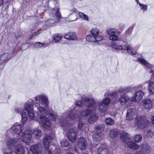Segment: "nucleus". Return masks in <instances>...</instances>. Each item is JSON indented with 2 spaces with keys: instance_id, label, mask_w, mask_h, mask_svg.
I'll return each instance as SVG.
<instances>
[{
  "instance_id": "f257e3e1",
  "label": "nucleus",
  "mask_w": 154,
  "mask_h": 154,
  "mask_svg": "<svg viewBox=\"0 0 154 154\" xmlns=\"http://www.w3.org/2000/svg\"><path fill=\"white\" fill-rule=\"evenodd\" d=\"M5 136V140L7 144V148H4V154H25V151L23 147L21 144H17L20 141L19 135H17L15 137L14 135L12 137V134H9Z\"/></svg>"
},
{
  "instance_id": "f03ea898",
  "label": "nucleus",
  "mask_w": 154,
  "mask_h": 154,
  "mask_svg": "<svg viewBox=\"0 0 154 154\" xmlns=\"http://www.w3.org/2000/svg\"><path fill=\"white\" fill-rule=\"evenodd\" d=\"M72 111L71 108H69L68 110L63 114L62 116V118L60 119L57 118V114L55 112L51 113L49 116L50 118L53 120L55 122L59 124L63 128V129L65 130L66 128H69L71 126V124L70 123V118L74 119L75 118L73 117H71V115H70V113L72 114Z\"/></svg>"
},
{
  "instance_id": "7ed1b4c3",
  "label": "nucleus",
  "mask_w": 154,
  "mask_h": 154,
  "mask_svg": "<svg viewBox=\"0 0 154 154\" xmlns=\"http://www.w3.org/2000/svg\"><path fill=\"white\" fill-rule=\"evenodd\" d=\"M35 99L36 101L35 106L38 109V114L39 115H48V111L41 106L40 104L45 107L48 106L49 104L48 97L45 94H41L36 96Z\"/></svg>"
},
{
  "instance_id": "20e7f679",
  "label": "nucleus",
  "mask_w": 154,
  "mask_h": 154,
  "mask_svg": "<svg viewBox=\"0 0 154 154\" xmlns=\"http://www.w3.org/2000/svg\"><path fill=\"white\" fill-rule=\"evenodd\" d=\"M58 8L52 9L51 10V12L49 15L51 17H53L52 20L49 19L46 21L45 25L43 26V29H46L48 27L54 26L55 23L57 22L61 18L60 13L59 11Z\"/></svg>"
},
{
  "instance_id": "39448f33",
  "label": "nucleus",
  "mask_w": 154,
  "mask_h": 154,
  "mask_svg": "<svg viewBox=\"0 0 154 154\" xmlns=\"http://www.w3.org/2000/svg\"><path fill=\"white\" fill-rule=\"evenodd\" d=\"M89 108L84 109L81 111L80 112H79L77 111L76 110L77 107H75L74 109H71L72 111H73V112H72V114L70 113V115H71V117H74L75 119H72L70 118V121H71L72 120H75L76 121H79L81 120V117L80 116L78 115L80 113V114L82 117H87L88 116L91 114L93 112V111L95 110L94 109V106L89 107Z\"/></svg>"
},
{
  "instance_id": "423d86ee",
  "label": "nucleus",
  "mask_w": 154,
  "mask_h": 154,
  "mask_svg": "<svg viewBox=\"0 0 154 154\" xmlns=\"http://www.w3.org/2000/svg\"><path fill=\"white\" fill-rule=\"evenodd\" d=\"M112 98L113 103L119 101L122 105H125L129 100L128 97L125 95L124 90L113 93Z\"/></svg>"
},
{
  "instance_id": "0eeeda50",
  "label": "nucleus",
  "mask_w": 154,
  "mask_h": 154,
  "mask_svg": "<svg viewBox=\"0 0 154 154\" xmlns=\"http://www.w3.org/2000/svg\"><path fill=\"white\" fill-rule=\"evenodd\" d=\"M111 47L116 49L126 50L131 55H135L137 54L136 51L130 46L126 45V43L124 42L120 41L118 43L113 42Z\"/></svg>"
},
{
  "instance_id": "6e6552de",
  "label": "nucleus",
  "mask_w": 154,
  "mask_h": 154,
  "mask_svg": "<svg viewBox=\"0 0 154 154\" xmlns=\"http://www.w3.org/2000/svg\"><path fill=\"white\" fill-rule=\"evenodd\" d=\"M76 106H86L87 107L94 106V109H96L97 105L95 101L92 98H90L85 97H83L81 101H77L76 103Z\"/></svg>"
},
{
  "instance_id": "1a4fd4ad",
  "label": "nucleus",
  "mask_w": 154,
  "mask_h": 154,
  "mask_svg": "<svg viewBox=\"0 0 154 154\" xmlns=\"http://www.w3.org/2000/svg\"><path fill=\"white\" fill-rule=\"evenodd\" d=\"M34 103V101L29 99L26 102L24 106L25 109L27 111L29 117L32 120L34 119L35 118L33 108Z\"/></svg>"
},
{
  "instance_id": "9d476101",
  "label": "nucleus",
  "mask_w": 154,
  "mask_h": 154,
  "mask_svg": "<svg viewBox=\"0 0 154 154\" xmlns=\"http://www.w3.org/2000/svg\"><path fill=\"white\" fill-rule=\"evenodd\" d=\"M111 102L110 99L106 98L103 100L102 101L99 102L97 108L100 112L102 113L105 112L108 108V106Z\"/></svg>"
},
{
  "instance_id": "9b49d317",
  "label": "nucleus",
  "mask_w": 154,
  "mask_h": 154,
  "mask_svg": "<svg viewBox=\"0 0 154 154\" xmlns=\"http://www.w3.org/2000/svg\"><path fill=\"white\" fill-rule=\"evenodd\" d=\"M104 127L101 125H99L97 127L95 133L93 135V139L94 142L100 141L102 138L101 132L103 130Z\"/></svg>"
},
{
  "instance_id": "f8f14e48",
  "label": "nucleus",
  "mask_w": 154,
  "mask_h": 154,
  "mask_svg": "<svg viewBox=\"0 0 154 154\" xmlns=\"http://www.w3.org/2000/svg\"><path fill=\"white\" fill-rule=\"evenodd\" d=\"M32 131L30 130H27L23 132L21 135V140L24 143H29L32 137Z\"/></svg>"
},
{
  "instance_id": "ddd939ff",
  "label": "nucleus",
  "mask_w": 154,
  "mask_h": 154,
  "mask_svg": "<svg viewBox=\"0 0 154 154\" xmlns=\"http://www.w3.org/2000/svg\"><path fill=\"white\" fill-rule=\"evenodd\" d=\"M42 147L40 143L33 145L30 147V150L33 154H42Z\"/></svg>"
},
{
  "instance_id": "4468645a",
  "label": "nucleus",
  "mask_w": 154,
  "mask_h": 154,
  "mask_svg": "<svg viewBox=\"0 0 154 154\" xmlns=\"http://www.w3.org/2000/svg\"><path fill=\"white\" fill-rule=\"evenodd\" d=\"M137 111L134 109L130 108L127 110L126 119L129 121L135 119L137 117Z\"/></svg>"
},
{
  "instance_id": "2eb2a0df",
  "label": "nucleus",
  "mask_w": 154,
  "mask_h": 154,
  "mask_svg": "<svg viewBox=\"0 0 154 154\" xmlns=\"http://www.w3.org/2000/svg\"><path fill=\"white\" fill-rule=\"evenodd\" d=\"M107 33L109 35V38L110 40L112 41H116L118 39V38L117 35L120 34V33L117 30L114 29H110L107 31Z\"/></svg>"
},
{
  "instance_id": "dca6fc26",
  "label": "nucleus",
  "mask_w": 154,
  "mask_h": 154,
  "mask_svg": "<svg viewBox=\"0 0 154 154\" xmlns=\"http://www.w3.org/2000/svg\"><path fill=\"white\" fill-rule=\"evenodd\" d=\"M148 121L146 118L143 116H140L138 118L137 124L140 129L144 128L147 125Z\"/></svg>"
},
{
  "instance_id": "f3484780",
  "label": "nucleus",
  "mask_w": 154,
  "mask_h": 154,
  "mask_svg": "<svg viewBox=\"0 0 154 154\" xmlns=\"http://www.w3.org/2000/svg\"><path fill=\"white\" fill-rule=\"evenodd\" d=\"M67 136L70 141L74 142L75 141L76 138V132L73 129H69L67 131Z\"/></svg>"
},
{
  "instance_id": "a211bd4d",
  "label": "nucleus",
  "mask_w": 154,
  "mask_h": 154,
  "mask_svg": "<svg viewBox=\"0 0 154 154\" xmlns=\"http://www.w3.org/2000/svg\"><path fill=\"white\" fill-rule=\"evenodd\" d=\"M78 146L79 148L82 150L86 149L87 146L86 139L82 137H79L78 139Z\"/></svg>"
},
{
  "instance_id": "6ab92c4d",
  "label": "nucleus",
  "mask_w": 154,
  "mask_h": 154,
  "mask_svg": "<svg viewBox=\"0 0 154 154\" xmlns=\"http://www.w3.org/2000/svg\"><path fill=\"white\" fill-rule=\"evenodd\" d=\"M103 38L102 36L101 35L95 36L92 35H89L86 36V40L87 41L94 43L101 41Z\"/></svg>"
},
{
  "instance_id": "aec40b11",
  "label": "nucleus",
  "mask_w": 154,
  "mask_h": 154,
  "mask_svg": "<svg viewBox=\"0 0 154 154\" xmlns=\"http://www.w3.org/2000/svg\"><path fill=\"white\" fill-rule=\"evenodd\" d=\"M24 109H23L20 107H19L15 109V111L17 113L21 115V122L24 124L27 120V116L26 113L25 112H23Z\"/></svg>"
},
{
  "instance_id": "412c9836",
  "label": "nucleus",
  "mask_w": 154,
  "mask_h": 154,
  "mask_svg": "<svg viewBox=\"0 0 154 154\" xmlns=\"http://www.w3.org/2000/svg\"><path fill=\"white\" fill-rule=\"evenodd\" d=\"M23 126L20 124L18 123L14 124L12 127L10 128V131H12L15 134H17V135L22 131Z\"/></svg>"
},
{
  "instance_id": "4be33fe9",
  "label": "nucleus",
  "mask_w": 154,
  "mask_h": 154,
  "mask_svg": "<svg viewBox=\"0 0 154 154\" xmlns=\"http://www.w3.org/2000/svg\"><path fill=\"white\" fill-rule=\"evenodd\" d=\"M144 95V93L143 91L141 90H139L136 92L134 97L131 100L133 102H138L142 99Z\"/></svg>"
},
{
  "instance_id": "5701e85b",
  "label": "nucleus",
  "mask_w": 154,
  "mask_h": 154,
  "mask_svg": "<svg viewBox=\"0 0 154 154\" xmlns=\"http://www.w3.org/2000/svg\"><path fill=\"white\" fill-rule=\"evenodd\" d=\"M142 101V105L145 109H150L152 108V101L150 99H144Z\"/></svg>"
},
{
  "instance_id": "b1692460",
  "label": "nucleus",
  "mask_w": 154,
  "mask_h": 154,
  "mask_svg": "<svg viewBox=\"0 0 154 154\" xmlns=\"http://www.w3.org/2000/svg\"><path fill=\"white\" fill-rule=\"evenodd\" d=\"M138 61L145 68L151 69L154 67V66L147 62L144 59L138 58Z\"/></svg>"
},
{
  "instance_id": "393cba45",
  "label": "nucleus",
  "mask_w": 154,
  "mask_h": 154,
  "mask_svg": "<svg viewBox=\"0 0 154 154\" xmlns=\"http://www.w3.org/2000/svg\"><path fill=\"white\" fill-rule=\"evenodd\" d=\"M52 139L51 136L48 135L45 137L43 140V143L44 148L46 149H48L50 142Z\"/></svg>"
},
{
  "instance_id": "a878e982",
  "label": "nucleus",
  "mask_w": 154,
  "mask_h": 154,
  "mask_svg": "<svg viewBox=\"0 0 154 154\" xmlns=\"http://www.w3.org/2000/svg\"><path fill=\"white\" fill-rule=\"evenodd\" d=\"M97 154H108V151L104 144H100V147L97 150Z\"/></svg>"
},
{
  "instance_id": "bb28decb",
  "label": "nucleus",
  "mask_w": 154,
  "mask_h": 154,
  "mask_svg": "<svg viewBox=\"0 0 154 154\" xmlns=\"http://www.w3.org/2000/svg\"><path fill=\"white\" fill-rule=\"evenodd\" d=\"M65 38L71 40H75L77 38L75 33L73 32H69L64 35Z\"/></svg>"
},
{
  "instance_id": "cd10ccee",
  "label": "nucleus",
  "mask_w": 154,
  "mask_h": 154,
  "mask_svg": "<svg viewBox=\"0 0 154 154\" xmlns=\"http://www.w3.org/2000/svg\"><path fill=\"white\" fill-rule=\"evenodd\" d=\"M41 122L44 126H49L51 125L50 120L46 117L43 115L40 116Z\"/></svg>"
},
{
  "instance_id": "c85d7f7f",
  "label": "nucleus",
  "mask_w": 154,
  "mask_h": 154,
  "mask_svg": "<svg viewBox=\"0 0 154 154\" xmlns=\"http://www.w3.org/2000/svg\"><path fill=\"white\" fill-rule=\"evenodd\" d=\"M42 134V132L38 128L34 129L33 132L32 131V135L34 138L36 139H39Z\"/></svg>"
},
{
  "instance_id": "c756f323",
  "label": "nucleus",
  "mask_w": 154,
  "mask_h": 154,
  "mask_svg": "<svg viewBox=\"0 0 154 154\" xmlns=\"http://www.w3.org/2000/svg\"><path fill=\"white\" fill-rule=\"evenodd\" d=\"M73 12L75 13L78 14L79 15L80 17L82 19H83L86 21H88V16L84 14V13L81 12H79L75 8H73L72 10Z\"/></svg>"
},
{
  "instance_id": "7c9ffc66",
  "label": "nucleus",
  "mask_w": 154,
  "mask_h": 154,
  "mask_svg": "<svg viewBox=\"0 0 154 154\" xmlns=\"http://www.w3.org/2000/svg\"><path fill=\"white\" fill-rule=\"evenodd\" d=\"M127 145L129 147L134 150L140 148L139 145L132 141L128 142Z\"/></svg>"
},
{
  "instance_id": "2f4dec72",
  "label": "nucleus",
  "mask_w": 154,
  "mask_h": 154,
  "mask_svg": "<svg viewBox=\"0 0 154 154\" xmlns=\"http://www.w3.org/2000/svg\"><path fill=\"white\" fill-rule=\"evenodd\" d=\"M150 151L149 146L146 144H143L142 145V152L145 154L149 152Z\"/></svg>"
},
{
  "instance_id": "473e14b6",
  "label": "nucleus",
  "mask_w": 154,
  "mask_h": 154,
  "mask_svg": "<svg viewBox=\"0 0 154 154\" xmlns=\"http://www.w3.org/2000/svg\"><path fill=\"white\" fill-rule=\"evenodd\" d=\"M148 84V90L149 92L152 94H154V82L151 81V80H148L147 82Z\"/></svg>"
},
{
  "instance_id": "72a5a7b5",
  "label": "nucleus",
  "mask_w": 154,
  "mask_h": 154,
  "mask_svg": "<svg viewBox=\"0 0 154 154\" xmlns=\"http://www.w3.org/2000/svg\"><path fill=\"white\" fill-rule=\"evenodd\" d=\"M10 57L8 53H5L0 56V60L4 62L8 61L10 59Z\"/></svg>"
},
{
  "instance_id": "f704fd0d",
  "label": "nucleus",
  "mask_w": 154,
  "mask_h": 154,
  "mask_svg": "<svg viewBox=\"0 0 154 154\" xmlns=\"http://www.w3.org/2000/svg\"><path fill=\"white\" fill-rule=\"evenodd\" d=\"M62 37L61 34L56 33L54 35L52 39L55 43L59 42L61 39Z\"/></svg>"
},
{
  "instance_id": "c9c22d12",
  "label": "nucleus",
  "mask_w": 154,
  "mask_h": 154,
  "mask_svg": "<svg viewBox=\"0 0 154 154\" xmlns=\"http://www.w3.org/2000/svg\"><path fill=\"white\" fill-rule=\"evenodd\" d=\"M98 118V116L96 115H93L90 117L88 120V122L89 123H92L96 122Z\"/></svg>"
},
{
  "instance_id": "e433bc0d",
  "label": "nucleus",
  "mask_w": 154,
  "mask_h": 154,
  "mask_svg": "<svg viewBox=\"0 0 154 154\" xmlns=\"http://www.w3.org/2000/svg\"><path fill=\"white\" fill-rule=\"evenodd\" d=\"M129 134L126 132H122L120 135L121 140L124 142H126V139L128 138Z\"/></svg>"
},
{
  "instance_id": "4c0bfd02",
  "label": "nucleus",
  "mask_w": 154,
  "mask_h": 154,
  "mask_svg": "<svg viewBox=\"0 0 154 154\" xmlns=\"http://www.w3.org/2000/svg\"><path fill=\"white\" fill-rule=\"evenodd\" d=\"M119 133L116 130L112 129L110 131L109 134L111 138H114L118 135Z\"/></svg>"
},
{
  "instance_id": "58836bf2",
  "label": "nucleus",
  "mask_w": 154,
  "mask_h": 154,
  "mask_svg": "<svg viewBox=\"0 0 154 154\" xmlns=\"http://www.w3.org/2000/svg\"><path fill=\"white\" fill-rule=\"evenodd\" d=\"M105 121L106 124L109 125H112L114 123V121L110 118H106Z\"/></svg>"
},
{
  "instance_id": "ea45409f",
  "label": "nucleus",
  "mask_w": 154,
  "mask_h": 154,
  "mask_svg": "<svg viewBox=\"0 0 154 154\" xmlns=\"http://www.w3.org/2000/svg\"><path fill=\"white\" fill-rule=\"evenodd\" d=\"M142 137L140 134H137L134 136V137L135 141L137 143L140 142L142 140Z\"/></svg>"
},
{
  "instance_id": "a19ab883",
  "label": "nucleus",
  "mask_w": 154,
  "mask_h": 154,
  "mask_svg": "<svg viewBox=\"0 0 154 154\" xmlns=\"http://www.w3.org/2000/svg\"><path fill=\"white\" fill-rule=\"evenodd\" d=\"M91 35H95V36H97V35H98L99 30L97 29H93L91 30Z\"/></svg>"
},
{
  "instance_id": "79ce46f5",
  "label": "nucleus",
  "mask_w": 154,
  "mask_h": 154,
  "mask_svg": "<svg viewBox=\"0 0 154 154\" xmlns=\"http://www.w3.org/2000/svg\"><path fill=\"white\" fill-rule=\"evenodd\" d=\"M60 144L62 147H66L69 145V143L66 140H63L60 142Z\"/></svg>"
},
{
  "instance_id": "37998d69",
  "label": "nucleus",
  "mask_w": 154,
  "mask_h": 154,
  "mask_svg": "<svg viewBox=\"0 0 154 154\" xmlns=\"http://www.w3.org/2000/svg\"><path fill=\"white\" fill-rule=\"evenodd\" d=\"M34 46L37 48H40L44 46V47L46 46V45L43 44L39 42H37L35 43L34 44Z\"/></svg>"
},
{
  "instance_id": "c03bdc74",
  "label": "nucleus",
  "mask_w": 154,
  "mask_h": 154,
  "mask_svg": "<svg viewBox=\"0 0 154 154\" xmlns=\"http://www.w3.org/2000/svg\"><path fill=\"white\" fill-rule=\"evenodd\" d=\"M84 124L82 121H79L78 124V128L79 130H82V129Z\"/></svg>"
},
{
  "instance_id": "a18cd8bd",
  "label": "nucleus",
  "mask_w": 154,
  "mask_h": 154,
  "mask_svg": "<svg viewBox=\"0 0 154 154\" xmlns=\"http://www.w3.org/2000/svg\"><path fill=\"white\" fill-rule=\"evenodd\" d=\"M139 5L140 6V9H142L143 11H146L147 9V6L141 4L140 3H139Z\"/></svg>"
},
{
  "instance_id": "49530a36",
  "label": "nucleus",
  "mask_w": 154,
  "mask_h": 154,
  "mask_svg": "<svg viewBox=\"0 0 154 154\" xmlns=\"http://www.w3.org/2000/svg\"><path fill=\"white\" fill-rule=\"evenodd\" d=\"M147 135L148 137H152L153 136H154V132L151 131H149L148 132Z\"/></svg>"
},
{
  "instance_id": "de8ad7c7",
  "label": "nucleus",
  "mask_w": 154,
  "mask_h": 154,
  "mask_svg": "<svg viewBox=\"0 0 154 154\" xmlns=\"http://www.w3.org/2000/svg\"><path fill=\"white\" fill-rule=\"evenodd\" d=\"M134 154H145L144 153H143L142 151H137Z\"/></svg>"
},
{
  "instance_id": "09e8293b",
  "label": "nucleus",
  "mask_w": 154,
  "mask_h": 154,
  "mask_svg": "<svg viewBox=\"0 0 154 154\" xmlns=\"http://www.w3.org/2000/svg\"><path fill=\"white\" fill-rule=\"evenodd\" d=\"M151 119L152 123L154 125V115L152 116Z\"/></svg>"
},
{
  "instance_id": "8fccbe9b",
  "label": "nucleus",
  "mask_w": 154,
  "mask_h": 154,
  "mask_svg": "<svg viewBox=\"0 0 154 154\" xmlns=\"http://www.w3.org/2000/svg\"><path fill=\"white\" fill-rule=\"evenodd\" d=\"M47 151L48 152V154H54L53 153V152L51 150H50V149H48Z\"/></svg>"
},
{
  "instance_id": "3c124183",
  "label": "nucleus",
  "mask_w": 154,
  "mask_h": 154,
  "mask_svg": "<svg viewBox=\"0 0 154 154\" xmlns=\"http://www.w3.org/2000/svg\"><path fill=\"white\" fill-rule=\"evenodd\" d=\"M3 0H0V6L2 5H3Z\"/></svg>"
},
{
  "instance_id": "603ef678",
  "label": "nucleus",
  "mask_w": 154,
  "mask_h": 154,
  "mask_svg": "<svg viewBox=\"0 0 154 154\" xmlns=\"http://www.w3.org/2000/svg\"><path fill=\"white\" fill-rule=\"evenodd\" d=\"M40 30H39L38 31V32H37H37H35V33L34 34V35H38L39 33H40V32H39V31Z\"/></svg>"
},
{
  "instance_id": "864d4df0",
  "label": "nucleus",
  "mask_w": 154,
  "mask_h": 154,
  "mask_svg": "<svg viewBox=\"0 0 154 154\" xmlns=\"http://www.w3.org/2000/svg\"><path fill=\"white\" fill-rule=\"evenodd\" d=\"M150 73H152V75H153V76H154V71H150Z\"/></svg>"
},
{
  "instance_id": "5fc2aeb1",
  "label": "nucleus",
  "mask_w": 154,
  "mask_h": 154,
  "mask_svg": "<svg viewBox=\"0 0 154 154\" xmlns=\"http://www.w3.org/2000/svg\"><path fill=\"white\" fill-rule=\"evenodd\" d=\"M136 2H137V4H139V3H140L139 1H138V0H136Z\"/></svg>"
},
{
  "instance_id": "6e6d98bb",
  "label": "nucleus",
  "mask_w": 154,
  "mask_h": 154,
  "mask_svg": "<svg viewBox=\"0 0 154 154\" xmlns=\"http://www.w3.org/2000/svg\"><path fill=\"white\" fill-rule=\"evenodd\" d=\"M66 154H74L72 153H70V152H67V153H66Z\"/></svg>"
},
{
  "instance_id": "4d7b16f0",
  "label": "nucleus",
  "mask_w": 154,
  "mask_h": 154,
  "mask_svg": "<svg viewBox=\"0 0 154 154\" xmlns=\"http://www.w3.org/2000/svg\"><path fill=\"white\" fill-rule=\"evenodd\" d=\"M142 85H139V86H138V87H139V88H140L142 87Z\"/></svg>"
},
{
  "instance_id": "13d9d810",
  "label": "nucleus",
  "mask_w": 154,
  "mask_h": 154,
  "mask_svg": "<svg viewBox=\"0 0 154 154\" xmlns=\"http://www.w3.org/2000/svg\"><path fill=\"white\" fill-rule=\"evenodd\" d=\"M98 145H99V144L97 143V144H96V145L95 146H97Z\"/></svg>"
},
{
  "instance_id": "bf43d9fd",
  "label": "nucleus",
  "mask_w": 154,
  "mask_h": 154,
  "mask_svg": "<svg viewBox=\"0 0 154 154\" xmlns=\"http://www.w3.org/2000/svg\"><path fill=\"white\" fill-rule=\"evenodd\" d=\"M32 37V36L30 38V39H31Z\"/></svg>"
}]
</instances>
